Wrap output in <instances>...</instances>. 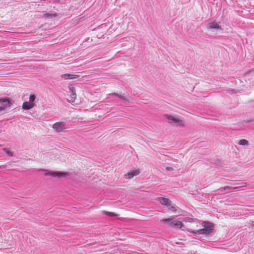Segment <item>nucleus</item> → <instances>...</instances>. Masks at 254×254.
I'll use <instances>...</instances> for the list:
<instances>
[{"label":"nucleus","instance_id":"obj_10","mask_svg":"<svg viewBox=\"0 0 254 254\" xmlns=\"http://www.w3.org/2000/svg\"><path fill=\"white\" fill-rule=\"evenodd\" d=\"M61 77L65 80L69 79H71L78 78V77H79V75L66 73V74H62L61 75Z\"/></svg>","mask_w":254,"mask_h":254},{"label":"nucleus","instance_id":"obj_4","mask_svg":"<svg viewBox=\"0 0 254 254\" xmlns=\"http://www.w3.org/2000/svg\"><path fill=\"white\" fill-rule=\"evenodd\" d=\"M165 117L168 119V121L169 123L174 124L177 126H183V121L180 120V119L178 117H175L172 115H165Z\"/></svg>","mask_w":254,"mask_h":254},{"label":"nucleus","instance_id":"obj_14","mask_svg":"<svg viewBox=\"0 0 254 254\" xmlns=\"http://www.w3.org/2000/svg\"><path fill=\"white\" fill-rule=\"evenodd\" d=\"M238 144L241 145H248L249 142L247 140L243 139L239 141Z\"/></svg>","mask_w":254,"mask_h":254},{"label":"nucleus","instance_id":"obj_16","mask_svg":"<svg viewBox=\"0 0 254 254\" xmlns=\"http://www.w3.org/2000/svg\"><path fill=\"white\" fill-rule=\"evenodd\" d=\"M3 150H4L6 154L7 155H8V156H13V152L10 151H9L7 148H3Z\"/></svg>","mask_w":254,"mask_h":254},{"label":"nucleus","instance_id":"obj_6","mask_svg":"<svg viewBox=\"0 0 254 254\" xmlns=\"http://www.w3.org/2000/svg\"><path fill=\"white\" fill-rule=\"evenodd\" d=\"M206 28L209 30H222L221 26H220L217 23L214 21L208 23L206 25Z\"/></svg>","mask_w":254,"mask_h":254},{"label":"nucleus","instance_id":"obj_13","mask_svg":"<svg viewBox=\"0 0 254 254\" xmlns=\"http://www.w3.org/2000/svg\"><path fill=\"white\" fill-rule=\"evenodd\" d=\"M69 89L71 92V97L72 101L73 102L76 98L75 90L74 88H73V87L70 88Z\"/></svg>","mask_w":254,"mask_h":254},{"label":"nucleus","instance_id":"obj_11","mask_svg":"<svg viewBox=\"0 0 254 254\" xmlns=\"http://www.w3.org/2000/svg\"><path fill=\"white\" fill-rule=\"evenodd\" d=\"M140 173V171L138 170H135L128 172L126 175L128 179H131L134 176L138 175Z\"/></svg>","mask_w":254,"mask_h":254},{"label":"nucleus","instance_id":"obj_15","mask_svg":"<svg viewBox=\"0 0 254 254\" xmlns=\"http://www.w3.org/2000/svg\"><path fill=\"white\" fill-rule=\"evenodd\" d=\"M36 96L34 95H31L29 97V102L32 104H35L34 103V101L35 100Z\"/></svg>","mask_w":254,"mask_h":254},{"label":"nucleus","instance_id":"obj_7","mask_svg":"<svg viewBox=\"0 0 254 254\" xmlns=\"http://www.w3.org/2000/svg\"><path fill=\"white\" fill-rule=\"evenodd\" d=\"M108 96H117L122 100L125 101H129L131 99L128 95H125V94H121L117 93H112L111 94H108Z\"/></svg>","mask_w":254,"mask_h":254},{"label":"nucleus","instance_id":"obj_18","mask_svg":"<svg viewBox=\"0 0 254 254\" xmlns=\"http://www.w3.org/2000/svg\"><path fill=\"white\" fill-rule=\"evenodd\" d=\"M105 214H106L107 215L109 216H111V217H113V216H118L117 214L114 213V212H108V211H105Z\"/></svg>","mask_w":254,"mask_h":254},{"label":"nucleus","instance_id":"obj_1","mask_svg":"<svg viewBox=\"0 0 254 254\" xmlns=\"http://www.w3.org/2000/svg\"><path fill=\"white\" fill-rule=\"evenodd\" d=\"M203 226L204 228L203 229L197 230L196 232H194V234L195 235H200V234H209L211 233L212 231L211 223L207 222H205L203 223Z\"/></svg>","mask_w":254,"mask_h":254},{"label":"nucleus","instance_id":"obj_8","mask_svg":"<svg viewBox=\"0 0 254 254\" xmlns=\"http://www.w3.org/2000/svg\"><path fill=\"white\" fill-rule=\"evenodd\" d=\"M67 173H63L61 172H50L46 174L47 175L52 176L54 177H65L67 175Z\"/></svg>","mask_w":254,"mask_h":254},{"label":"nucleus","instance_id":"obj_3","mask_svg":"<svg viewBox=\"0 0 254 254\" xmlns=\"http://www.w3.org/2000/svg\"><path fill=\"white\" fill-rule=\"evenodd\" d=\"M0 113L4 111L7 108L10 107L12 105V101L8 98H0Z\"/></svg>","mask_w":254,"mask_h":254},{"label":"nucleus","instance_id":"obj_21","mask_svg":"<svg viewBox=\"0 0 254 254\" xmlns=\"http://www.w3.org/2000/svg\"><path fill=\"white\" fill-rule=\"evenodd\" d=\"M166 169L168 171H173L174 170V169L172 167H167L166 168Z\"/></svg>","mask_w":254,"mask_h":254},{"label":"nucleus","instance_id":"obj_19","mask_svg":"<svg viewBox=\"0 0 254 254\" xmlns=\"http://www.w3.org/2000/svg\"><path fill=\"white\" fill-rule=\"evenodd\" d=\"M168 209L172 211H173V212H176V209L175 208V207L174 206H171V205L170 206H168Z\"/></svg>","mask_w":254,"mask_h":254},{"label":"nucleus","instance_id":"obj_22","mask_svg":"<svg viewBox=\"0 0 254 254\" xmlns=\"http://www.w3.org/2000/svg\"><path fill=\"white\" fill-rule=\"evenodd\" d=\"M2 145L1 144H0V146H1Z\"/></svg>","mask_w":254,"mask_h":254},{"label":"nucleus","instance_id":"obj_23","mask_svg":"<svg viewBox=\"0 0 254 254\" xmlns=\"http://www.w3.org/2000/svg\"><path fill=\"white\" fill-rule=\"evenodd\" d=\"M0 168H2V167L0 166Z\"/></svg>","mask_w":254,"mask_h":254},{"label":"nucleus","instance_id":"obj_20","mask_svg":"<svg viewBox=\"0 0 254 254\" xmlns=\"http://www.w3.org/2000/svg\"><path fill=\"white\" fill-rule=\"evenodd\" d=\"M45 16H47V17H49V16H51V17L54 16V17H55V16H57V14H55H55L47 13V14H45Z\"/></svg>","mask_w":254,"mask_h":254},{"label":"nucleus","instance_id":"obj_17","mask_svg":"<svg viewBox=\"0 0 254 254\" xmlns=\"http://www.w3.org/2000/svg\"><path fill=\"white\" fill-rule=\"evenodd\" d=\"M232 189V188L230 186H226V187L220 188L219 190L220 191H225L226 190H230Z\"/></svg>","mask_w":254,"mask_h":254},{"label":"nucleus","instance_id":"obj_2","mask_svg":"<svg viewBox=\"0 0 254 254\" xmlns=\"http://www.w3.org/2000/svg\"><path fill=\"white\" fill-rule=\"evenodd\" d=\"M162 221L169 224L171 227L174 226L177 228H181L184 225L181 221L174 220L173 218L164 219Z\"/></svg>","mask_w":254,"mask_h":254},{"label":"nucleus","instance_id":"obj_12","mask_svg":"<svg viewBox=\"0 0 254 254\" xmlns=\"http://www.w3.org/2000/svg\"><path fill=\"white\" fill-rule=\"evenodd\" d=\"M35 106V104H32L28 102H24L22 105V109L23 110H28L33 108Z\"/></svg>","mask_w":254,"mask_h":254},{"label":"nucleus","instance_id":"obj_9","mask_svg":"<svg viewBox=\"0 0 254 254\" xmlns=\"http://www.w3.org/2000/svg\"><path fill=\"white\" fill-rule=\"evenodd\" d=\"M157 200L160 202V203L167 206H170L171 204V201L166 197H159L158 198Z\"/></svg>","mask_w":254,"mask_h":254},{"label":"nucleus","instance_id":"obj_5","mask_svg":"<svg viewBox=\"0 0 254 254\" xmlns=\"http://www.w3.org/2000/svg\"><path fill=\"white\" fill-rule=\"evenodd\" d=\"M52 127L57 132H64L66 128L65 123L64 122H57L53 125Z\"/></svg>","mask_w":254,"mask_h":254}]
</instances>
